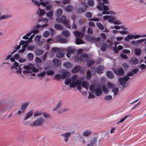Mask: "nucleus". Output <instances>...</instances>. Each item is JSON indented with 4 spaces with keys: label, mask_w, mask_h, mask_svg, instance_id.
<instances>
[{
    "label": "nucleus",
    "mask_w": 146,
    "mask_h": 146,
    "mask_svg": "<svg viewBox=\"0 0 146 146\" xmlns=\"http://www.w3.org/2000/svg\"><path fill=\"white\" fill-rule=\"evenodd\" d=\"M103 3L100 2L98 4V5L97 6V9L100 11H102V14L103 15L106 14H111L113 15L115 14V12L112 11H108L109 9L108 7L105 5L104 3L106 4H108L109 3V1L108 0H102Z\"/></svg>",
    "instance_id": "obj_1"
},
{
    "label": "nucleus",
    "mask_w": 146,
    "mask_h": 146,
    "mask_svg": "<svg viewBox=\"0 0 146 146\" xmlns=\"http://www.w3.org/2000/svg\"><path fill=\"white\" fill-rule=\"evenodd\" d=\"M21 48L19 50L18 52L19 53H23L25 51L26 48L27 46V40H21L19 43V45H16L15 47V50L12 52V54H13L15 53L21 48Z\"/></svg>",
    "instance_id": "obj_2"
},
{
    "label": "nucleus",
    "mask_w": 146,
    "mask_h": 146,
    "mask_svg": "<svg viewBox=\"0 0 146 146\" xmlns=\"http://www.w3.org/2000/svg\"><path fill=\"white\" fill-rule=\"evenodd\" d=\"M10 60L12 62H14L13 64V65L11 67V69L12 70L15 68L16 70L15 72L17 74L21 73V67L23 66V64H21L19 65V63L15 61L13 57H12L10 58Z\"/></svg>",
    "instance_id": "obj_3"
},
{
    "label": "nucleus",
    "mask_w": 146,
    "mask_h": 146,
    "mask_svg": "<svg viewBox=\"0 0 146 146\" xmlns=\"http://www.w3.org/2000/svg\"><path fill=\"white\" fill-rule=\"evenodd\" d=\"M44 122V119L42 117H40L34 121L33 123L30 124V126H38L42 125Z\"/></svg>",
    "instance_id": "obj_4"
},
{
    "label": "nucleus",
    "mask_w": 146,
    "mask_h": 146,
    "mask_svg": "<svg viewBox=\"0 0 146 146\" xmlns=\"http://www.w3.org/2000/svg\"><path fill=\"white\" fill-rule=\"evenodd\" d=\"M129 78H127L126 76H124L123 78H120L118 80V81L120 82V84L123 88H124L127 86V84L126 83L127 81Z\"/></svg>",
    "instance_id": "obj_5"
},
{
    "label": "nucleus",
    "mask_w": 146,
    "mask_h": 146,
    "mask_svg": "<svg viewBox=\"0 0 146 146\" xmlns=\"http://www.w3.org/2000/svg\"><path fill=\"white\" fill-rule=\"evenodd\" d=\"M66 50L67 52L66 56L68 58L70 57L71 54L74 53L76 51L75 48L72 46L68 47L66 49Z\"/></svg>",
    "instance_id": "obj_6"
},
{
    "label": "nucleus",
    "mask_w": 146,
    "mask_h": 146,
    "mask_svg": "<svg viewBox=\"0 0 146 146\" xmlns=\"http://www.w3.org/2000/svg\"><path fill=\"white\" fill-rule=\"evenodd\" d=\"M88 56L86 54H83L80 56H78L75 58L77 62L79 63H81L83 61V58L88 59Z\"/></svg>",
    "instance_id": "obj_7"
},
{
    "label": "nucleus",
    "mask_w": 146,
    "mask_h": 146,
    "mask_svg": "<svg viewBox=\"0 0 146 146\" xmlns=\"http://www.w3.org/2000/svg\"><path fill=\"white\" fill-rule=\"evenodd\" d=\"M113 71L115 74L119 76L123 75L124 73L123 70L121 67H119L118 69L113 68Z\"/></svg>",
    "instance_id": "obj_8"
},
{
    "label": "nucleus",
    "mask_w": 146,
    "mask_h": 146,
    "mask_svg": "<svg viewBox=\"0 0 146 146\" xmlns=\"http://www.w3.org/2000/svg\"><path fill=\"white\" fill-rule=\"evenodd\" d=\"M66 17L65 16H62L60 18L56 19V21L58 23L62 22L64 24H67L69 21L68 20H66Z\"/></svg>",
    "instance_id": "obj_9"
},
{
    "label": "nucleus",
    "mask_w": 146,
    "mask_h": 146,
    "mask_svg": "<svg viewBox=\"0 0 146 146\" xmlns=\"http://www.w3.org/2000/svg\"><path fill=\"white\" fill-rule=\"evenodd\" d=\"M71 135V134L69 132H66L61 135L64 141L66 142L68 141L69 138Z\"/></svg>",
    "instance_id": "obj_10"
},
{
    "label": "nucleus",
    "mask_w": 146,
    "mask_h": 146,
    "mask_svg": "<svg viewBox=\"0 0 146 146\" xmlns=\"http://www.w3.org/2000/svg\"><path fill=\"white\" fill-rule=\"evenodd\" d=\"M77 78L78 76L77 75H74L71 78L66 79L65 81V85H68L72 80H75Z\"/></svg>",
    "instance_id": "obj_11"
},
{
    "label": "nucleus",
    "mask_w": 146,
    "mask_h": 146,
    "mask_svg": "<svg viewBox=\"0 0 146 146\" xmlns=\"http://www.w3.org/2000/svg\"><path fill=\"white\" fill-rule=\"evenodd\" d=\"M72 72L73 73L80 72L81 73H83L84 71L81 70V67L80 65H77L75 66L72 69Z\"/></svg>",
    "instance_id": "obj_12"
},
{
    "label": "nucleus",
    "mask_w": 146,
    "mask_h": 146,
    "mask_svg": "<svg viewBox=\"0 0 146 146\" xmlns=\"http://www.w3.org/2000/svg\"><path fill=\"white\" fill-rule=\"evenodd\" d=\"M1 13L0 11V21L9 19L12 17L11 14H6L1 15Z\"/></svg>",
    "instance_id": "obj_13"
},
{
    "label": "nucleus",
    "mask_w": 146,
    "mask_h": 146,
    "mask_svg": "<svg viewBox=\"0 0 146 146\" xmlns=\"http://www.w3.org/2000/svg\"><path fill=\"white\" fill-rule=\"evenodd\" d=\"M21 73L17 74H21L22 72H23V73L24 75H27V65H24L23 64L21 67Z\"/></svg>",
    "instance_id": "obj_14"
},
{
    "label": "nucleus",
    "mask_w": 146,
    "mask_h": 146,
    "mask_svg": "<svg viewBox=\"0 0 146 146\" xmlns=\"http://www.w3.org/2000/svg\"><path fill=\"white\" fill-rule=\"evenodd\" d=\"M56 40L58 42L60 43H66L68 40L66 39L62 38L61 35L57 36L56 37Z\"/></svg>",
    "instance_id": "obj_15"
},
{
    "label": "nucleus",
    "mask_w": 146,
    "mask_h": 146,
    "mask_svg": "<svg viewBox=\"0 0 146 146\" xmlns=\"http://www.w3.org/2000/svg\"><path fill=\"white\" fill-rule=\"evenodd\" d=\"M95 91V94L97 96H99L102 94V90L101 87L97 85Z\"/></svg>",
    "instance_id": "obj_16"
},
{
    "label": "nucleus",
    "mask_w": 146,
    "mask_h": 146,
    "mask_svg": "<svg viewBox=\"0 0 146 146\" xmlns=\"http://www.w3.org/2000/svg\"><path fill=\"white\" fill-rule=\"evenodd\" d=\"M31 69L32 71L34 72H36L38 71V70L35 68L34 65L32 64H28V73H29V70Z\"/></svg>",
    "instance_id": "obj_17"
},
{
    "label": "nucleus",
    "mask_w": 146,
    "mask_h": 146,
    "mask_svg": "<svg viewBox=\"0 0 146 146\" xmlns=\"http://www.w3.org/2000/svg\"><path fill=\"white\" fill-rule=\"evenodd\" d=\"M82 4L84 6L85 8V10L83 8H80L78 9V13H81L86 10V8L88 7L86 4L84 2H82Z\"/></svg>",
    "instance_id": "obj_18"
},
{
    "label": "nucleus",
    "mask_w": 146,
    "mask_h": 146,
    "mask_svg": "<svg viewBox=\"0 0 146 146\" xmlns=\"http://www.w3.org/2000/svg\"><path fill=\"white\" fill-rule=\"evenodd\" d=\"M104 67L100 65L98 66L95 69L96 71L99 74H102L103 73V71L104 70Z\"/></svg>",
    "instance_id": "obj_19"
},
{
    "label": "nucleus",
    "mask_w": 146,
    "mask_h": 146,
    "mask_svg": "<svg viewBox=\"0 0 146 146\" xmlns=\"http://www.w3.org/2000/svg\"><path fill=\"white\" fill-rule=\"evenodd\" d=\"M97 140L96 138H94L91 139L90 143L88 144L87 146H94Z\"/></svg>",
    "instance_id": "obj_20"
},
{
    "label": "nucleus",
    "mask_w": 146,
    "mask_h": 146,
    "mask_svg": "<svg viewBox=\"0 0 146 146\" xmlns=\"http://www.w3.org/2000/svg\"><path fill=\"white\" fill-rule=\"evenodd\" d=\"M74 36L76 37H78L80 38L82 37L84 35V33H82L78 31H75L74 32Z\"/></svg>",
    "instance_id": "obj_21"
},
{
    "label": "nucleus",
    "mask_w": 146,
    "mask_h": 146,
    "mask_svg": "<svg viewBox=\"0 0 146 146\" xmlns=\"http://www.w3.org/2000/svg\"><path fill=\"white\" fill-rule=\"evenodd\" d=\"M130 61L132 64L134 65H136L139 62L138 60L135 57L131 58L130 60Z\"/></svg>",
    "instance_id": "obj_22"
},
{
    "label": "nucleus",
    "mask_w": 146,
    "mask_h": 146,
    "mask_svg": "<svg viewBox=\"0 0 146 146\" xmlns=\"http://www.w3.org/2000/svg\"><path fill=\"white\" fill-rule=\"evenodd\" d=\"M53 62L54 65L56 66H59L61 64L60 60L56 58L54 59L53 60Z\"/></svg>",
    "instance_id": "obj_23"
},
{
    "label": "nucleus",
    "mask_w": 146,
    "mask_h": 146,
    "mask_svg": "<svg viewBox=\"0 0 146 146\" xmlns=\"http://www.w3.org/2000/svg\"><path fill=\"white\" fill-rule=\"evenodd\" d=\"M62 104L63 102L62 101L59 102L56 106L53 108V111H55L57 110L61 107Z\"/></svg>",
    "instance_id": "obj_24"
},
{
    "label": "nucleus",
    "mask_w": 146,
    "mask_h": 146,
    "mask_svg": "<svg viewBox=\"0 0 146 146\" xmlns=\"http://www.w3.org/2000/svg\"><path fill=\"white\" fill-rule=\"evenodd\" d=\"M106 75L107 77L110 79L113 78L114 77L113 73L110 71H108L106 72Z\"/></svg>",
    "instance_id": "obj_25"
},
{
    "label": "nucleus",
    "mask_w": 146,
    "mask_h": 146,
    "mask_svg": "<svg viewBox=\"0 0 146 146\" xmlns=\"http://www.w3.org/2000/svg\"><path fill=\"white\" fill-rule=\"evenodd\" d=\"M27 103H26L22 104L21 107V109L23 113H24L25 110H26L27 108Z\"/></svg>",
    "instance_id": "obj_26"
},
{
    "label": "nucleus",
    "mask_w": 146,
    "mask_h": 146,
    "mask_svg": "<svg viewBox=\"0 0 146 146\" xmlns=\"http://www.w3.org/2000/svg\"><path fill=\"white\" fill-rule=\"evenodd\" d=\"M86 65L88 67H89L93 65L95 62L94 60H86Z\"/></svg>",
    "instance_id": "obj_27"
},
{
    "label": "nucleus",
    "mask_w": 146,
    "mask_h": 146,
    "mask_svg": "<svg viewBox=\"0 0 146 146\" xmlns=\"http://www.w3.org/2000/svg\"><path fill=\"white\" fill-rule=\"evenodd\" d=\"M43 52V50L39 49H36L35 51V54L36 56L41 55L42 54Z\"/></svg>",
    "instance_id": "obj_28"
},
{
    "label": "nucleus",
    "mask_w": 146,
    "mask_h": 146,
    "mask_svg": "<svg viewBox=\"0 0 146 146\" xmlns=\"http://www.w3.org/2000/svg\"><path fill=\"white\" fill-rule=\"evenodd\" d=\"M22 121L23 125H27V114L22 119Z\"/></svg>",
    "instance_id": "obj_29"
},
{
    "label": "nucleus",
    "mask_w": 146,
    "mask_h": 146,
    "mask_svg": "<svg viewBox=\"0 0 146 146\" xmlns=\"http://www.w3.org/2000/svg\"><path fill=\"white\" fill-rule=\"evenodd\" d=\"M72 82L70 84V87L72 88H74L77 86L78 85L76 80H72Z\"/></svg>",
    "instance_id": "obj_30"
},
{
    "label": "nucleus",
    "mask_w": 146,
    "mask_h": 146,
    "mask_svg": "<svg viewBox=\"0 0 146 146\" xmlns=\"http://www.w3.org/2000/svg\"><path fill=\"white\" fill-rule=\"evenodd\" d=\"M62 10L61 9H59L57 10L55 13V15L56 17H59L62 14Z\"/></svg>",
    "instance_id": "obj_31"
},
{
    "label": "nucleus",
    "mask_w": 146,
    "mask_h": 146,
    "mask_svg": "<svg viewBox=\"0 0 146 146\" xmlns=\"http://www.w3.org/2000/svg\"><path fill=\"white\" fill-rule=\"evenodd\" d=\"M69 74L68 72L65 71L61 75L62 79H64L69 76Z\"/></svg>",
    "instance_id": "obj_32"
},
{
    "label": "nucleus",
    "mask_w": 146,
    "mask_h": 146,
    "mask_svg": "<svg viewBox=\"0 0 146 146\" xmlns=\"http://www.w3.org/2000/svg\"><path fill=\"white\" fill-rule=\"evenodd\" d=\"M76 43L77 44H83L84 43V41L80 39L76 38Z\"/></svg>",
    "instance_id": "obj_33"
},
{
    "label": "nucleus",
    "mask_w": 146,
    "mask_h": 146,
    "mask_svg": "<svg viewBox=\"0 0 146 146\" xmlns=\"http://www.w3.org/2000/svg\"><path fill=\"white\" fill-rule=\"evenodd\" d=\"M135 53L137 56H139L141 54V51L139 48H135Z\"/></svg>",
    "instance_id": "obj_34"
},
{
    "label": "nucleus",
    "mask_w": 146,
    "mask_h": 146,
    "mask_svg": "<svg viewBox=\"0 0 146 146\" xmlns=\"http://www.w3.org/2000/svg\"><path fill=\"white\" fill-rule=\"evenodd\" d=\"M63 65L65 67L69 68L71 67L72 64L70 62H66L64 63Z\"/></svg>",
    "instance_id": "obj_35"
},
{
    "label": "nucleus",
    "mask_w": 146,
    "mask_h": 146,
    "mask_svg": "<svg viewBox=\"0 0 146 146\" xmlns=\"http://www.w3.org/2000/svg\"><path fill=\"white\" fill-rule=\"evenodd\" d=\"M54 28L57 30H61L63 28L62 26L58 24H56L54 25Z\"/></svg>",
    "instance_id": "obj_36"
},
{
    "label": "nucleus",
    "mask_w": 146,
    "mask_h": 146,
    "mask_svg": "<svg viewBox=\"0 0 146 146\" xmlns=\"http://www.w3.org/2000/svg\"><path fill=\"white\" fill-rule=\"evenodd\" d=\"M65 10L68 12H70L72 11L73 7L71 6L68 5L65 7Z\"/></svg>",
    "instance_id": "obj_37"
},
{
    "label": "nucleus",
    "mask_w": 146,
    "mask_h": 146,
    "mask_svg": "<svg viewBox=\"0 0 146 146\" xmlns=\"http://www.w3.org/2000/svg\"><path fill=\"white\" fill-rule=\"evenodd\" d=\"M90 90L92 92H94L96 90L95 84H91L90 87Z\"/></svg>",
    "instance_id": "obj_38"
},
{
    "label": "nucleus",
    "mask_w": 146,
    "mask_h": 146,
    "mask_svg": "<svg viewBox=\"0 0 146 146\" xmlns=\"http://www.w3.org/2000/svg\"><path fill=\"white\" fill-rule=\"evenodd\" d=\"M82 86L87 89L88 88V84L86 81H84L82 83Z\"/></svg>",
    "instance_id": "obj_39"
},
{
    "label": "nucleus",
    "mask_w": 146,
    "mask_h": 146,
    "mask_svg": "<svg viewBox=\"0 0 146 146\" xmlns=\"http://www.w3.org/2000/svg\"><path fill=\"white\" fill-rule=\"evenodd\" d=\"M91 76V73L90 70H88L87 72L86 78L87 79H90Z\"/></svg>",
    "instance_id": "obj_40"
},
{
    "label": "nucleus",
    "mask_w": 146,
    "mask_h": 146,
    "mask_svg": "<svg viewBox=\"0 0 146 146\" xmlns=\"http://www.w3.org/2000/svg\"><path fill=\"white\" fill-rule=\"evenodd\" d=\"M92 133V132L90 130H86L84 132L83 135L84 136H87L89 135Z\"/></svg>",
    "instance_id": "obj_41"
},
{
    "label": "nucleus",
    "mask_w": 146,
    "mask_h": 146,
    "mask_svg": "<svg viewBox=\"0 0 146 146\" xmlns=\"http://www.w3.org/2000/svg\"><path fill=\"white\" fill-rule=\"evenodd\" d=\"M62 34L64 36L66 37H68L70 35L69 32L67 30L63 31Z\"/></svg>",
    "instance_id": "obj_42"
},
{
    "label": "nucleus",
    "mask_w": 146,
    "mask_h": 146,
    "mask_svg": "<svg viewBox=\"0 0 146 146\" xmlns=\"http://www.w3.org/2000/svg\"><path fill=\"white\" fill-rule=\"evenodd\" d=\"M54 79L57 80H59L60 79H62L61 75L57 74L55 75L54 77Z\"/></svg>",
    "instance_id": "obj_43"
},
{
    "label": "nucleus",
    "mask_w": 146,
    "mask_h": 146,
    "mask_svg": "<svg viewBox=\"0 0 146 146\" xmlns=\"http://www.w3.org/2000/svg\"><path fill=\"white\" fill-rule=\"evenodd\" d=\"M69 110L66 108H62L60 110L58 111V114H60L64 112L68 111Z\"/></svg>",
    "instance_id": "obj_44"
},
{
    "label": "nucleus",
    "mask_w": 146,
    "mask_h": 146,
    "mask_svg": "<svg viewBox=\"0 0 146 146\" xmlns=\"http://www.w3.org/2000/svg\"><path fill=\"white\" fill-rule=\"evenodd\" d=\"M34 55L31 53H29L28 54V60L31 61L33 58Z\"/></svg>",
    "instance_id": "obj_45"
},
{
    "label": "nucleus",
    "mask_w": 146,
    "mask_h": 146,
    "mask_svg": "<svg viewBox=\"0 0 146 146\" xmlns=\"http://www.w3.org/2000/svg\"><path fill=\"white\" fill-rule=\"evenodd\" d=\"M38 32V29H35L32 30L31 32L28 33V36H30L32 34V33H33V34H35V33H37Z\"/></svg>",
    "instance_id": "obj_46"
},
{
    "label": "nucleus",
    "mask_w": 146,
    "mask_h": 146,
    "mask_svg": "<svg viewBox=\"0 0 146 146\" xmlns=\"http://www.w3.org/2000/svg\"><path fill=\"white\" fill-rule=\"evenodd\" d=\"M87 3L89 6L91 7L93 6L94 5V1L93 0H88Z\"/></svg>",
    "instance_id": "obj_47"
},
{
    "label": "nucleus",
    "mask_w": 146,
    "mask_h": 146,
    "mask_svg": "<svg viewBox=\"0 0 146 146\" xmlns=\"http://www.w3.org/2000/svg\"><path fill=\"white\" fill-rule=\"evenodd\" d=\"M97 26L101 30H103L104 29L103 26L100 22H98L96 23Z\"/></svg>",
    "instance_id": "obj_48"
},
{
    "label": "nucleus",
    "mask_w": 146,
    "mask_h": 146,
    "mask_svg": "<svg viewBox=\"0 0 146 146\" xmlns=\"http://www.w3.org/2000/svg\"><path fill=\"white\" fill-rule=\"evenodd\" d=\"M131 117V116L130 115H129V116L128 115H126L125 117H123V118H122L117 123H121L122 122H123V121H124L128 117Z\"/></svg>",
    "instance_id": "obj_49"
},
{
    "label": "nucleus",
    "mask_w": 146,
    "mask_h": 146,
    "mask_svg": "<svg viewBox=\"0 0 146 146\" xmlns=\"http://www.w3.org/2000/svg\"><path fill=\"white\" fill-rule=\"evenodd\" d=\"M54 71L52 70H48L46 72V73L48 75H52L54 74Z\"/></svg>",
    "instance_id": "obj_50"
},
{
    "label": "nucleus",
    "mask_w": 146,
    "mask_h": 146,
    "mask_svg": "<svg viewBox=\"0 0 146 146\" xmlns=\"http://www.w3.org/2000/svg\"><path fill=\"white\" fill-rule=\"evenodd\" d=\"M64 56V54H63L62 53H61L59 52L56 55V56L59 58H62Z\"/></svg>",
    "instance_id": "obj_51"
},
{
    "label": "nucleus",
    "mask_w": 146,
    "mask_h": 146,
    "mask_svg": "<svg viewBox=\"0 0 146 146\" xmlns=\"http://www.w3.org/2000/svg\"><path fill=\"white\" fill-rule=\"evenodd\" d=\"M90 40H93V41L100 42L101 40V38L100 37H98L96 38L95 37H92Z\"/></svg>",
    "instance_id": "obj_52"
},
{
    "label": "nucleus",
    "mask_w": 146,
    "mask_h": 146,
    "mask_svg": "<svg viewBox=\"0 0 146 146\" xmlns=\"http://www.w3.org/2000/svg\"><path fill=\"white\" fill-rule=\"evenodd\" d=\"M85 16L88 18H90L92 17V14L90 12H88L85 13Z\"/></svg>",
    "instance_id": "obj_53"
},
{
    "label": "nucleus",
    "mask_w": 146,
    "mask_h": 146,
    "mask_svg": "<svg viewBox=\"0 0 146 146\" xmlns=\"http://www.w3.org/2000/svg\"><path fill=\"white\" fill-rule=\"evenodd\" d=\"M115 20V18L113 17L110 16V17L108 18V21L109 22L113 23V21Z\"/></svg>",
    "instance_id": "obj_54"
},
{
    "label": "nucleus",
    "mask_w": 146,
    "mask_h": 146,
    "mask_svg": "<svg viewBox=\"0 0 146 146\" xmlns=\"http://www.w3.org/2000/svg\"><path fill=\"white\" fill-rule=\"evenodd\" d=\"M119 90V89L118 88L116 87L114 88L112 90V92H113L114 95H117Z\"/></svg>",
    "instance_id": "obj_55"
},
{
    "label": "nucleus",
    "mask_w": 146,
    "mask_h": 146,
    "mask_svg": "<svg viewBox=\"0 0 146 146\" xmlns=\"http://www.w3.org/2000/svg\"><path fill=\"white\" fill-rule=\"evenodd\" d=\"M46 72L43 71L42 72L38 74L37 75L38 77H43L45 75Z\"/></svg>",
    "instance_id": "obj_56"
},
{
    "label": "nucleus",
    "mask_w": 146,
    "mask_h": 146,
    "mask_svg": "<svg viewBox=\"0 0 146 146\" xmlns=\"http://www.w3.org/2000/svg\"><path fill=\"white\" fill-rule=\"evenodd\" d=\"M49 34V33L48 31H45L43 33V36L45 38H47Z\"/></svg>",
    "instance_id": "obj_57"
},
{
    "label": "nucleus",
    "mask_w": 146,
    "mask_h": 146,
    "mask_svg": "<svg viewBox=\"0 0 146 146\" xmlns=\"http://www.w3.org/2000/svg\"><path fill=\"white\" fill-rule=\"evenodd\" d=\"M39 9L40 10V13L39 14L38 16L40 17L41 16L43 15L45 13L44 10H42L40 8H39Z\"/></svg>",
    "instance_id": "obj_58"
},
{
    "label": "nucleus",
    "mask_w": 146,
    "mask_h": 146,
    "mask_svg": "<svg viewBox=\"0 0 146 146\" xmlns=\"http://www.w3.org/2000/svg\"><path fill=\"white\" fill-rule=\"evenodd\" d=\"M146 37V35H134V38L135 39L139 38L141 37Z\"/></svg>",
    "instance_id": "obj_59"
},
{
    "label": "nucleus",
    "mask_w": 146,
    "mask_h": 146,
    "mask_svg": "<svg viewBox=\"0 0 146 146\" xmlns=\"http://www.w3.org/2000/svg\"><path fill=\"white\" fill-rule=\"evenodd\" d=\"M107 86L109 88H113L114 87V85L110 82H108Z\"/></svg>",
    "instance_id": "obj_60"
},
{
    "label": "nucleus",
    "mask_w": 146,
    "mask_h": 146,
    "mask_svg": "<svg viewBox=\"0 0 146 146\" xmlns=\"http://www.w3.org/2000/svg\"><path fill=\"white\" fill-rule=\"evenodd\" d=\"M18 61L20 63H23L26 61L27 59L22 57L20 58Z\"/></svg>",
    "instance_id": "obj_61"
},
{
    "label": "nucleus",
    "mask_w": 146,
    "mask_h": 146,
    "mask_svg": "<svg viewBox=\"0 0 146 146\" xmlns=\"http://www.w3.org/2000/svg\"><path fill=\"white\" fill-rule=\"evenodd\" d=\"M52 51L54 52H57L60 50L58 48L53 47L52 48Z\"/></svg>",
    "instance_id": "obj_62"
},
{
    "label": "nucleus",
    "mask_w": 146,
    "mask_h": 146,
    "mask_svg": "<svg viewBox=\"0 0 146 146\" xmlns=\"http://www.w3.org/2000/svg\"><path fill=\"white\" fill-rule=\"evenodd\" d=\"M102 88L104 92V93H107L108 92V90L107 89L104 85H103L102 86Z\"/></svg>",
    "instance_id": "obj_63"
},
{
    "label": "nucleus",
    "mask_w": 146,
    "mask_h": 146,
    "mask_svg": "<svg viewBox=\"0 0 146 146\" xmlns=\"http://www.w3.org/2000/svg\"><path fill=\"white\" fill-rule=\"evenodd\" d=\"M40 38L41 37L37 35L35 38L34 40L37 42H39L40 40Z\"/></svg>",
    "instance_id": "obj_64"
}]
</instances>
